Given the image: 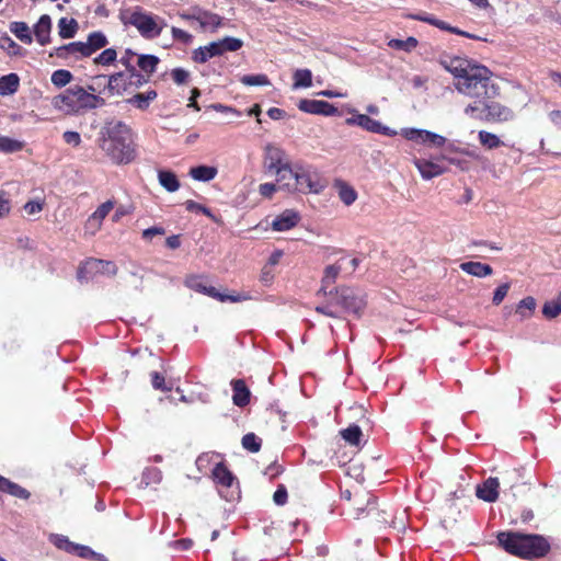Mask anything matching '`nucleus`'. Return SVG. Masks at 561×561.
<instances>
[{
  "mask_svg": "<svg viewBox=\"0 0 561 561\" xmlns=\"http://www.w3.org/2000/svg\"><path fill=\"white\" fill-rule=\"evenodd\" d=\"M442 65L454 76L456 90L480 104L499 94V88L491 80L492 72L486 67L458 57L442 61Z\"/></svg>",
  "mask_w": 561,
  "mask_h": 561,
  "instance_id": "1",
  "label": "nucleus"
},
{
  "mask_svg": "<svg viewBox=\"0 0 561 561\" xmlns=\"http://www.w3.org/2000/svg\"><path fill=\"white\" fill-rule=\"evenodd\" d=\"M100 148L116 164H127L135 158L130 128L123 122L107 123L100 138Z\"/></svg>",
  "mask_w": 561,
  "mask_h": 561,
  "instance_id": "2",
  "label": "nucleus"
},
{
  "mask_svg": "<svg viewBox=\"0 0 561 561\" xmlns=\"http://www.w3.org/2000/svg\"><path fill=\"white\" fill-rule=\"evenodd\" d=\"M497 540L506 552L525 559L543 557L550 550L549 542L540 535L502 531L499 533Z\"/></svg>",
  "mask_w": 561,
  "mask_h": 561,
  "instance_id": "3",
  "label": "nucleus"
},
{
  "mask_svg": "<svg viewBox=\"0 0 561 561\" xmlns=\"http://www.w3.org/2000/svg\"><path fill=\"white\" fill-rule=\"evenodd\" d=\"M53 106L67 114H76L82 110H93L105 104L101 96L88 92L79 85L67 89L64 93L56 95L51 102Z\"/></svg>",
  "mask_w": 561,
  "mask_h": 561,
  "instance_id": "4",
  "label": "nucleus"
},
{
  "mask_svg": "<svg viewBox=\"0 0 561 561\" xmlns=\"http://www.w3.org/2000/svg\"><path fill=\"white\" fill-rule=\"evenodd\" d=\"M126 22L136 27L140 35L148 39L158 37L167 26V22L163 19L147 13L140 8L134 9Z\"/></svg>",
  "mask_w": 561,
  "mask_h": 561,
  "instance_id": "5",
  "label": "nucleus"
},
{
  "mask_svg": "<svg viewBox=\"0 0 561 561\" xmlns=\"http://www.w3.org/2000/svg\"><path fill=\"white\" fill-rule=\"evenodd\" d=\"M293 193L319 194L325 184L319 173L310 165L295 164Z\"/></svg>",
  "mask_w": 561,
  "mask_h": 561,
  "instance_id": "6",
  "label": "nucleus"
},
{
  "mask_svg": "<svg viewBox=\"0 0 561 561\" xmlns=\"http://www.w3.org/2000/svg\"><path fill=\"white\" fill-rule=\"evenodd\" d=\"M333 299L335 300V305L341 307L344 311L354 314H359L366 306L363 294L357 289L348 287L337 289Z\"/></svg>",
  "mask_w": 561,
  "mask_h": 561,
  "instance_id": "7",
  "label": "nucleus"
},
{
  "mask_svg": "<svg viewBox=\"0 0 561 561\" xmlns=\"http://www.w3.org/2000/svg\"><path fill=\"white\" fill-rule=\"evenodd\" d=\"M350 113L353 115L345 119V123L348 126H358L369 133L380 134L388 137L398 135L397 130L383 125L379 121H376L366 114L357 113L355 110H351Z\"/></svg>",
  "mask_w": 561,
  "mask_h": 561,
  "instance_id": "8",
  "label": "nucleus"
},
{
  "mask_svg": "<svg viewBox=\"0 0 561 561\" xmlns=\"http://www.w3.org/2000/svg\"><path fill=\"white\" fill-rule=\"evenodd\" d=\"M398 135H401L407 140L433 148L444 147L447 142V139L439 134L413 127L402 128L398 131Z\"/></svg>",
  "mask_w": 561,
  "mask_h": 561,
  "instance_id": "9",
  "label": "nucleus"
},
{
  "mask_svg": "<svg viewBox=\"0 0 561 561\" xmlns=\"http://www.w3.org/2000/svg\"><path fill=\"white\" fill-rule=\"evenodd\" d=\"M117 273V267L112 261H104L99 259H89L82 263L78 271V278L80 280H88L98 275L114 276Z\"/></svg>",
  "mask_w": 561,
  "mask_h": 561,
  "instance_id": "10",
  "label": "nucleus"
},
{
  "mask_svg": "<svg viewBox=\"0 0 561 561\" xmlns=\"http://www.w3.org/2000/svg\"><path fill=\"white\" fill-rule=\"evenodd\" d=\"M439 157L430 158H413L412 163L417 169L421 178L425 181H430L434 178L440 176L447 172V168L444 167Z\"/></svg>",
  "mask_w": 561,
  "mask_h": 561,
  "instance_id": "11",
  "label": "nucleus"
},
{
  "mask_svg": "<svg viewBox=\"0 0 561 561\" xmlns=\"http://www.w3.org/2000/svg\"><path fill=\"white\" fill-rule=\"evenodd\" d=\"M183 19L195 21L205 32L214 33L224 25V19L213 12L198 10L192 14H182Z\"/></svg>",
  "mask_w": 561,
  "mask_h": 561,
  "instance_id": "12",
  "label": "nucleus"
},
{
  "mask_svg": "<svg viewBox=\"0 0 561 561\" xmlns=\"http://www.w3.org/2000/svg\"><path fill=\"white\" fill-rule=\"evenodd\" d=\"M50 56H55L60 59H75L79 60L82 58L90 57L85 42H71L69 44L56 47Z\"/></svg>",
  "mask_w": 561,
  "mask_h": 561,
  "instance_id": "13",
  "label": "nucleus"
},
{
  "mask_svg": "<svg viewBox=\"0 0 561 561\" xmlns=\"http://www.w3.org/2000/svg\"><path fill=\"white\" fill-rule=\"evenodd\" d=\"M134 81H130V71L116 72L108 77L106 89L112 95H122L128 91Z\"/></svg>",
  "mask_w": 561,
  "mask_h": 561,
  "instance_id": "14",
  "label": "nucleus"
},
{
  "mask_svg": "<svg viewBox=\"0 0 561 561\" xmlns=\"http://www.w3.org/2000/svg\"><path fill=\"white\" fill-rule=\"evenodd\" d=\"M301 217L297 210L285 209L272 221V229L275 231H287L298 225Z\"/></svg>",
  "mask_w": 561,
  "mask_h": 561,
  "instance_id": "15",
  "label": "nucleus"
},
{
  "mask_svg": "<svg viewBox=\"0 0 561 561\" xmlns=\"http://www.w3.org/2000/svg\"><path fill=\"white\" fill-rule=\"evenodd\" d=\"M499 480L491 477L477 486L476 495L484 502L493 503L499 497Z\"/></svg>",
  "mask_w": 561,
  "mask_h": 561,
  "instance_id": "16",
  "label": "nucleus"
},
{
  "mask_svg": "<svg viewBox=\"0 0 561 561\" xmlns=\"http://www.w3.org/2000/svg\"><path fill=\"white\" fill-rule=\"evenodd\" d=\"M51 19L48 14H43L33 26V33L36 42L41 46L50 43Z\"/></svg>",
  "mask_w": 561,
  "mask_h": 561,
  "instance_id": "17",
  "label": "nucleus"
},
{
  "mask_svg": "<svg viewBox=\"0 0 561 561\" xmlns=\"http://www.w3.org/2000/svg\"><path fill=\"white\" fill-rule=\"evenodd\" d=\"M185 286L192 290L197 293H202L206 296L215 298L218 295V291L215 287L208 286L206 283V278L202 275H191L185 278Z\"/></svg>",
  "mask_w": 561,
  "mask_h": 561,
  "instance_id": "18",
  "label": "nucleus"
},
{
  "mask_svg": "<svg viewBox=\"0 0 561 561\" xmlns=\"http://www.w3.org/2000/svg\"><path fill=\"white\" fill-rule=\"evenodd\" d=\"M233 394L232 402L239 408H243L249 404L251 392L242 379H236L231 381Z\"/></svg>",
  "mask_w": 561,
  "mask_h": 561,
  "instance_id": "19",
  "label": "nucleus"
},
{
  "mask_svg": "<svg viewBox=\"0 0 561 561\" xmlns=\"http://www.w3.org/2000/svg\"><path fill=\"white\" fill-rule=\"evenodd\" d=\"M334 188L337 192V196H339L340 201L345 206H351L352 204H354L356 202V199L358 197V194L355 191V188L351 184H348L347 182H345L343 180H335Z\"/></svg>",
  "mask_w": 561,
  "mask_h": 561,
  "instance_id": "20",
  "label": "nucleus"
},
{
  "mask_svg": "<svg viewBox=\"0 0 561 561\" xmlns=\"http://www.w3.org/2000/svg\"><path fill=\"white\" fill-rule=\"evenodd\" d=\"M219 45L216 42H211L205 46H201L193 50L192 59L197 64H205L213 57L221 56Z\"/></svg>",
  "mask_w": 561,
  "mask_h": 561,
  "instance_id": "21",
  "label": "nucleus"
},
{
  "mask_svg": "<svg viewBox=\"0 0 561 561\" xmlns=\"http://www.w3.org/2000/svg\"><path fill=\"white\" fill-rule=\"evenodd\" d=\"M459 267L465 273L479 278L488 277L493 274V268L489 264L476 261L463 262Z\"/></svg>",
  "mask_w": 561,
  "mask_h": 561,
  "instance_id": "22",
  "label": "nucleus"
},
{
  "mask_svg": "<svg viewBox=\"0 0 561 561\" xmlns=\"http://www.w3.org/2000/svg\"><path fill=\"white\" fill-rule=\"evenodd\" d=\"M482 105L483 110H485L488 115L492 118L506 122L514 117V113L511 108L499 103L489 102V100H485L484 104Z\"/></svg>",
  "mask_w": 561,
  "mask_h": 561,
  "instance_id": "23",
  "label": "nucleus"
},
{
  "mask_svg": "<svg viewBox=\"0 0 561 561\" xmlns=\"http://www.w3.org/2000/svg\"><path fill=\"white\" fill-rule=\"evenodd\" d=\"M190 176L198 182H210L214 180L218 174V169L213 165H197L194 168H191L188 172Z\"/></svg>",
  "mask_w": 561,
  "mask_h": 561,
  "instance_id": "24",
  "label": "nucleus"
},
{
  "mask_svg": "<svg viewBox=\"0 0 561 561\" xmlns=\"http://www.w3.org/2000/svg\"><path fill=\"white\" fill-rule=\"evenodd\" d=\"M20 87V78L16 73H9L0 77V95L8 96L14 94Z\"/></svg>",
  "mask_w": 561,
  "mask_h": 561,
  "instance_id": "25",
  "label": "nucleus"
},
{
  "mask_svg": "<svg viewBox=\"0 0 561 561\" xmlns=\"http://www.w3.org/2000/svg\"><path fill=\"white\" fill-rule=\"evenodd\" d=\"M10 32L22 43L31 45L33 43L32 32L25 22L14 21L9 25Z\"/></svg>",
  "mask_w": 561,
  "mask_h": 561,
  "instance_id": "26",
  "label": "nucleus"
},
{
  "mask_svg": "<svg viewBox=\"0 0 561 561\" xmlns=\"http://www.w3.org/2000/svg\"><path fill=\"white\" fill-rule=\"evenodd\" d=\"M158 94L154 90H149L145 93H137L126 102L134 105L138 110L145 111L149 107L150 103L157 99Z\"/></svg>",
  "mask_w": 561,
  "mask_h": 561,
  "instance_id": "27",
  "label": "nucleus"
},
{
  "mask_svg": "<svg viewBox=\"0 0 561 561\" xmlns=\"http://www.w3.org/2000/svg\"><path fill=\"white\" fill-rule=\"evenodd\" d=\"M85 44L90 56H92L95 51L104 48L108 44V41L103 32L98 31L88 35Z\"/></svg>",
  "mask_w": 561,
  "mask_h": 561,
  "instance_id": "28",
  "label": "nucleus"
},
{
  "mask_svg": "<svg viewBox=\"0 0 561 561\" xmlns=\"http://www.w3.org/2000/svg\"><path fill=\"white\" fill-rule=\"evenodd\" d=\"M278 190H283L293 193L294 178H295V165L284 169L280 173L275 175Z\"/></svg>",
  "mask_w": 561,
  "mask_h": 561,
  "instance_id": "29",
  "label": "nucleus"
},
{
  "mask_svg": "<svg viewBox=\"0 0 561 561\" xmlns=\"http://www.w3.org/2000/svg\"><path fill=\"white\" fill-rule=\"evenodd\" d=\"M79 25L75 19L61 18L58 21V34L61 38H73L78 32Z\"/></svg>",
  "mask_w": 561,
  "mask_h": 561,
  "instance_id": "30",
  "label": "nucleus"
},
{
  "mask_svg": "<svg viewBox=\"0 0 561 561\" xmlns=\"http://www.w3.org/2000/svg\"><path fill=\"white\" fill-rule=\"evenodd\" d=\"M0 491L9 493L19 499L27 500L30 497V492L19 484L11 482L7 478L2 477L0 481Z\"/></svg>",
  "mask_w": 561,
  "mask_h": 561,
  "instance_id": "31",
  "label": "nucleus"
},
{
  "mask_svg": "<svg viewBox=\"0 0 561 561\" xmlns=\"http://www.w3.org/2000/svg\"><path fill=\"white\" fill-rule=\"evenodd\" d=\"M158 181L170 193L176 192L180 188V182L175 173L171 171L160 170L158 172Z\"/></svg>",
  "mask_w": 561,
  "mask_h": 561,
  "instance_id": "32",
  "label": "nucleus"
},
{
  "mask_svg": "<svg viewBox=\"0 0 561 561\" xmlns=\"http://www.w3.org/2000/svg\"><path fill=\"white\" fill-rule=\"evenodd\" d=\"M213 477L218 484L227 488L231 486L234 481L232 473L222 463L215 466Z\"/></svg>",
  "mask_w": 561,
  "mask_h": 561,
  "instance_id": "33",
  "label": "nucleus"
},
{
  "mask_svg": "<svg viewBox=\"0 0 561 561\" xmlns=\"http://www.w3.org/2000/svg\"><path fill=\"white\" fill-rule=\"evenodd\" d=\"M0 48L10 56L23 55V48L16 44L7 33L0 34Z\"/></svg>",
  "mask_w": 561,
  "mask_h": 561,
  "instance_id": "34",
  "label": "nucleus"
},
{
  "mask_svg": "<svg viewBox=\"0 0 561 561\" xmlns=\"http://www.w3.org/2000/svg\"><path fill=\"white\" fill-rule=\"evenodd\" d=\"M294 89L310 88L312 85V73L309 69H297L293 76Z\"/></svg>",
  "mask_w": 561,
  "mask_h": 561,
  "instance_id": "35",
  "label": "nucleus"
},
{
  "mask_svg": "<svg viewBox=\"0 0 561 561\" xmlns=\"http://www.w3.org/2000/svg\"><path fill=\"white\" fill-rule=\"evenodd\" d=\"M340 272L341 267L335 264L325 267L324 275L322 278V286L320 289L324 295L327 294L329 287H331L335 283V279Z\"/></svg>",
  "mask_w": 561,
  "mask_h": 561,
  "instance_id": "36",
  "label": "nucleus"
},
{
  "mask_svg": "<svg viewBox=\"0 0 561 561\" xmlns=\"http://www.w3.org/2000/svg\"><path fill=\"white\" fill-rule=\"evenodd\" d=\"M417 44V39L413 36H410L407 39L392 38L388 42L389 47L398 50H403L405 53H411L413 49L416 48Z\"/></svg>",
  "mask_w": 561,
  "mask_h": 561,
  "instance_id": "37",
  "label": "nucleus"
},
{
  "mask_svg": "<svg viewBox=\"0 0 561 561\" xmlns=\"http://www.w3.org/2000/svg\"><path fill=\"white\" fill-rule=\"evenodd\" d=\"M287 156L285 150L280 147L268 144L265 146L264 149V160H265V167L267 168V164H272L273 162L282 159L283 157Z\"/></svg>",
  "mask_w": 561,
  "mask_h": 561,
  "instance_id": "38",
  "label": "nucleus"
},
{
  "mask_svg": "<svg viewBox=\"0 0 561 561\" xmlns=\"http://www.w3.org/2000/svg\"><path fill=\"white\" fill-rule=\"evenodd\" d=\"M49 541L58 549L64 550L68 553H72L77 545L70 541L68 537L58 534H51L49 536Z\"/></svg>",
  "mask_w": 561,
  "mask_h": 561,
  "instance_id": "39",
  "label": "nucleus"
},
{
  "mask_svg": "<svg viewBox=\"0 0 561 561\" xmlns=\"http://www.w3.org/2000/svg\"><path fill=\"white\" fill-rule=\"evenodd\" d=\"M73 79L72 73L66 69H58L51 73L50 81L57 88H64Z\"/></svg>",
  "mask_w": 561,
  "mask_h": 561,
  "instance_id": "40",
  "label": "nucleus"
},
{
  "mask_svg": "<svg viewBox=\"0 0 561 561\" xmlns=\"http://www.w3.org/2000/svg\"><path fill=\"white\" fill-rule=\"evenodd\" d=\"M341 436L353 446H358L362 437V430L358 425H351L341 431Z\"/></svg>",
  "mask_w": 561,
  "mask_h": 561,
  "instance_id": "41",
  "label": "nucleus"
},
{
  "mask_svg": "<svg viewBox=\"0 0 561 561\" xmlns=\"http://www.w3.org/2000/svg\"><path fill=\"white\" fill-rule=\"evenodd\" d=\"M478 137L480 144L488 149L499 148L503 144L499 136L486 130H480Z\"/></svg>",
  "mask_w": 561,
  "mask_h": 561,
  "instance_id": "42",
  "label": "nucleus"
},
{
  "mask_svg": "<svg viewBox=\"0 0 561 561\" xmlns=\"http://www.w3.org/2000/svg\"><path fill=\"white\" fill-rule=\"evenodd\" d=\"M158 64L159 58L154 55H140L137 61L138 67L147 73L154 72Z\"/></svg>",
  "mask_w": 561,
  "mask_h": 561,
  "instance_id": "43",
  "label": "nucleus"
},
{
  "mask_svg": "<svg viewBox=\"0 0 561 561\" xmlns=\"http://www.w3.org/2000/svg\"><path fill=\"white\" fill-rule=\"evenodd\" d=\"M561 313V294L553 300L547 301L542 307V314L548 319L557 318Z\"/></svg>",
  "mask_w": 561,
  "mask_h": 561,
  "instance_id": "44",
  "label": "nucleus"
},
{
  "mask_svg": "<svg viewBox=\"0 0 561 561\" xmlns=\"http://www.w3.org/2000/svg\"><path fill=\"white\" fill-rule=\"evenodd\" d=\"M216 44L219 45L218 48H219V50H221V55H222L225 51L239 50L242 47L243 42L239 38L228 36L222 39L216 41Z\"/></svg>",
  "mask_w": 561,
  "mask_h": 561,
  "instance_id": "45",
  "label": "nucleus"
},
{
  "mask_svg": "<svg viewBox=\"0 0 561 561\" xmlns=\"http://www.w3.org/2000/svg\"><path fill=\"white\" fill-rule=\"evenodd\" d=\"M536 308V300L533 297H526L522 299L516 308V313L520 316L522 319H526L530 317L531 312Z\"/></svg>",
  "mask_w": 561,
  "mask_h": 561,
  "instance_id": "46",
  "label": "nucleus"
},
{
  "mask_svg": "<svg viewBox=\"0 0 561 561\" xmlns=\"http://www.w3.org/2000/svg\"><path fill=\"white\" fill-rule=\"evenodd\" d=\"M23 144L19 140L7 136H0V151L4 153H12L21 150Z\"/></svg>",
  "mask_w": 561,
  "mask_h": 561,
  "instance_id": "47",
  "label": "nucleus"
},
{
  "mask_svg": "<svg viewBox=\"0 0 561 561\" xmlns=\"http://www.w3.org/2000/svg\"><path fill=\"white\" fill-rule=\"evenodd\" d=\"M72 553L83 559H96L99 561H106V558L103 554L93 551L88 546L79 543L76 545V549L72 551Z\"/></svg>",
  "mask_w": 561,
  "mask_h": 561,
  "instance_id": "48",
  "label": "nucleus"
},
{
  "mask_svg": "<svg viewBox=\"0 0 561 561\" xmlns=\"http://www.w3.org/2000/svg\"><path fill=\"white\" fill-rule=\"evenodd\" d=\"M117 59V51L114 48H106L99 54L93 62L101 66H110Z\"/></svg>",
  "mask_w": 561,
  "mask_h": 561,
  "instance_id": "49",
  "label": "nucleus"
},
{
  "mask_svg": "<svg viewBox=\"0 0 561 561\" xmlns=\"http://www.w3.org/2000/svg\"><path fill=\"white\" fill-rule=\"evenodd\" d=\"M240 82L244 85H268L270 80L266 75L260 73V75H245L240 78Z\"/></svg>",
  "mask_w": 561,
  "mask_h": 561,
  "instance_id": "50",
  "label": "nucleus"
},
{
  "mask_svg": "<svg viewBox=\"0 0 561 561\" xmlns=\"http://www.w3.org/2000/svg\"><path fill=\"white\" fill-rule=\"evenodd\" d=\"M162 480V472L158 468H147L142 473V483L158 484Z\"/></svg>",
  "mask_w": 561,
  "mask_h": 561,
  "instance_id": "51",
  "label": "nucleus"
},
{
  "mask_svg": "<svg viewBox=\"0 0 561 561\" xmlns=\"http://www.w3.org/2000/svg\"><path fill=\"white\" fill-rule=\"evenodd\" d=\"M320 102L318 100L302 99L298 103V108L305 113L320 115Z\"/></svg>",
  "mask_w": 561,
  "mask_h": 561,
  "instance_id": "52",
  "label": "nucleus"
},
{
  "mask_svg": "<svg viewBox=\"0 0 561 561\" xmlns=\"http://www.w3.org/2000/svg\"><path fill=\"white\" fill-rule=\"evenodd\" d=\"M242 446L251 453H257L261 448V440L255 434L249 433L242 437Z\"/></svg>",
  "mask_w": 561,
  "mask_h": 561,
  "instance_id": "53",
  "label": "nucleus"
},
{
  "mask_svg": "<svg viewBox=\"0 0 561 561\" xmlns=\"http://www.w3.org/2000/svg\"><path fill=\"white\" fill-rule=\"evenodd\" d=\"M11 208L10 194L4 190H0V219L7 218L11 213Z\"/></svg>",
  "mask_w": 561,
  "mask_h": 561,
  "instance_id": "54",
  "label": "nucleus"
},
{
  "mask_svg": "<svg viewBox=\"0 0 561 561\" xmlns=\"http://www.w3.org/2000/svg\"><path fill=\"white\" fill-rule=\"evenodd\" d=\"M215 298L217 300L221 301V302H225V301L241 302V301L251 300L252 296L249 295L248 293H238V294H233V295H225V294H220L218 291V295L215 296Z\"/></svg>",
  "mask_w": 561,
  "mask_h": 561,
  "instance_id": "55",
  "label": "nucleus"
},
{
  "mask_svg": "<svg viewBox=\"0 0 561 561\" xmlns=\"http://www.w3.org/2000/svg\"><path fill=\"white\" fill-rule=\"evenodd\" d=\"M114 208V203L112 201H106L105 203L101 204L95 211L91 215L94 219L103 222L104 218L110 214V211Z\"/></svg>",
  "mask_w": 561,
  "mask_h": 561,
  "instance_id": "56",
  "label": "nucleus"
},
{
  "mask_svg": "<svg viewBox=\"0 0 561 561\" xmlns=\"http://www.w3.org/2000/svg\"><path fill=\"white\" fill-rule=\"evenodd\" d=\"M184 206L185 208L188 210V211H192V213H202L204 215H206L207 217L211 218L213 220H215V216L213 215V213L210 211L209 208L194 202V201H186L184 203Z\"/></svg>",
  "mask_w": 561,
  "mask_h": 561,
  "instance_id": "57",
  "label": "nucleus"
},
{
  "mask_svg": "<svg viewBox=\"0 0 561 561\" xmlns=\"http://www.w3.org/2000/svg\"><path fill=\"white\" fill-rule=\"evenodd\" d=\"M293 164L290 163V160L287 156L283 157L282 159L273 162L272 164H267V170L272 172L274 175L280 173L284 169H288Z\"/></svg>",
  "mask_w": 561,
  "mask_h": 561,
  "instance_id": "58",
  "label": "nucleus"
},
{
  "mask_svg": "<svg viewBox=\"0 0 561 561\" xmlns=\"http://www.w3.org/2000/svg\"><path fill=\"white\" fill-rule=\"evenodd\" d=\"M151 383L152 387L157 390L161 391H170L172 389L171 386H167L164 377L158 371L151 373Z\"/></svg>",
  "mask_w": 561,
  "mask_h": 561,
  "instance_id": "59",
  "label": "nucleus"
},
{
  "mask_svg": "<svg viewBox=\"0 0 561 561\" xmlns=\"http://www.w3.org/2000/svg\"><path fill=\"white\" fill-rule=\"evenodd\" d=\"M171 78L176 84H184L190 78V72L183 68H174L171 70Z\"/></svg>",
  "mask_w": 561,
  "mask_h": 561,
  "instance_id": "60",
  "label": "nucleus"
},
{
  "mask_svg": "<svg viewBox=\"0 0 561 561\" xmlns=\"http://www.w3.org/2000/svg\"><path fill=\"white\" fill-rule=\"evenodd\" d=\"M171 33L175 41H179L183 44H190L193 41V36L182 28L172 26Z\"/></svg>",
  "mask_w": 561,
  "mask_h": 561,
  "instance_id": "61",
  "label": "nucleus"
},
{
  "mask_svg": "<svg viewBox=\"0 0 561 561\" xmlns=\"http://www.w3.org/2000/svg\"><path fill=\"white\" fill-rule=\"evenodd\" d=\"M64 141L71 147H79L81 145V136L78 131L67 130L62 134Z\"/></svg>",
  "mask_w": 561,
  "mask_h": 561,
  "instance_id": "62",
  "label": "nucleus"
},
{
  "mask_svg": "<svg viewBox=\"0 0 561 561\" xmlns=\"http://www.w3.org/2000/svg\"><path fill=\"white\" fill-rule=\"evenodd\" d=\"M508 290H510L508 283L500 285L493 294V298H492L493 304L496 306L500 305L506 297Z\"/></svg>",
  "mask_w": 561,
  "mask_h": 561,
  "instance_id": "63",
  "label": "nucleus"
},
{
  "mask_svg": "<svg viewBox=\"0 0 561 561\" xmlns=\"http://www.w3.org/2000/svg\"><path fill=\"white\" fill-rule=\"evenodd\" d=\"M274 271L271 268V266H263L260 274V282L264 286H270L274 279Z\"/></svg>",
  "mask_w": 561,
  "mask_h": 561,
  "instance_id": "64",
  "label": "nucleus"
}]
</instances>
